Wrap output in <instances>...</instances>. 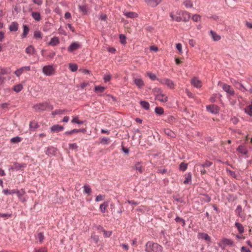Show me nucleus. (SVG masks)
Instances as JSON below:
<instances>
[{
  "instance_id": "obj_5",
  "label": "nucleus",
  "mask_w": 252,
  "mask_h": 252,
  "mask_svg": "<svg viewBox=\"0 0 252 252\" xmlns=\"http://www.w3.org/2000/svg\"><path fill=\"white\" fill-rule=\"evenodd\" d=\"M158 81L161 84H165L169 88L172 89L174 88V84L173 81L167 78H163V79H158Z\"/></svg>"
},
{
  "instance_id": "obj_29",
  "label": "nucleus",
  "mask_w": 252,
  "mask_h": 252,
  "mask_svg": "<svg viewBox=\"0 0 252 252\" xmlns=\"http://www.w3.org/2000/svg\"><path fill=\"white\" fill-rule=\"evenodd\" d=\"M30 129L31 131H34L39 127L38 124L34 121L31 122L29 125Z\"/></svg>"
},
{
  "instance_id": "obj_43",
  "label": "nucleus",
  "mask_w": 252,
  "mask_h": 252,
  "mask_svg": "<svg viewBox=\"0 0 252 252\" xmlns=\"http://www.w3.org/2000/svg\"><path fill=\"white\" fill-rule=\"evenodd\" d=\"M22 141V138H21L19 136H16L10 139V142L11 143H18L19 142H21Z\"/></svg>"
},
{
  "instance_id": "obj_8",
  "label": "nucleus",
  "mask_w": 252,
  "mask_h": 252,
  "mask_svg": "<svg viewBox=\"0 0 252 252\" xmlns=\"http://www.w3.org/2000/svg\"><path fill=\"white\" fill-rule=\"evenodd\" d=\"M164 118H163V120L168 123V124H170L171 125H173V124H174L175 123H176L177 122V118L173 116H172V115H165L164 116Z\"/></svg>"
},
{
  "instance_id": "obj_63",
  "label": "nucleus",
  "mask_w": 252,
  "mask_h": 252,
  "mask_svg": "<svg viewBox=\"0 0 252 252\" xmlns=\"http://www.w3.org/2000/svg\"><path fill=\"white\" fill-rule=\"evenodd\" d=\"M192 19L195 22L199 21L201 19V16L199 15L194 14L193 15Z\"/></svg>"
},
{
  "instance_id": "obj_28",
  "label": "nucleus",
  "mask_w": 252,
  "mask_h": 252,
  "mask_svg": "<svg viewBox=\"0 0 252 252\" xmlns=\"http://www.w3.org/2000/svg\"><path fill=\"white\" fill-rule=\"evenodd\" d=\"M192 174L190 172L185 175V180L184 181L185 184H190L191 181Z\"/></svg>"
},
{
  "instance_id": "obj_9",
  "label": "nucleus",
  "mask_w": 252,
  "mask_h": 252,
  "mask_svg": "<svg viewBox=\"0 0 252 252\" xmlns=\"http://www.w3.org/2000/svg\"><path fill=\"white\" fill-rule=\"evenodd\" d=\"M81 47V44L78 42H72L68 47L67 50L69 52H72L75 50L79 49Z\"/></svg>"
},
{
  "instance_id": "obj_36",
  "label": "nucleus",
  "mask_w": 252,
  "mask_h": 252,
  "mask_svg": "<svg viewBox=\"0 0 252 252\" xmlns=\"http://www.w3.org/2000/svg\"><path fill=\"white\" fill-rule=\"evenodd\" d=\"M222 97V95L219 93L215 94L213 95V96L210 98V100L211 102H216V99L219 98L220 99Z\"/></svg>"
},
{
  "instance_id": "obj_1",
  "label": "nucleus",
  "mask_w": 252,
  "mask_h": 252,
  "mask_svg": "<svg viewBox=\"0 0 252 252\" xmlns=\"http://www.w3.org/2000/svg\"><path fill=\"white\" fill-rule=\"evenodd\" d=\"M145 251L146 252H162L163 248L161 245L157 243L148 241L145 245Z\"/></svg>"
},
{
  "instance_id": "obj_46",
  "label": "nucleus",
  "mask_w": 252,
  "mask_h": 252,
  "mask_svg": "<svg viewBox=\"0 0 252 252\" xmlns=\"http://www.w3.org/2000/svg\"><path fill=\"white\" fill-rule=\"evenodd\" d=\"M175 220L176 222L181 223L182 226H184L186 224L185 220L183 218H180V217L177 216L175 218Z\"/></svg>"
},
{
  "instance_id": "obj_30",
  "label": "nucleus",
  "mask_w": 252,
  "mask_h": 252,
  "mask_svg": "<svg viewBox=\"0 0 252 252\" xmlns=\"http://www.w3.org/2000/svg\"><path fill=\"white\" fill-rule=\"evenodd\" d=\"M32 18L36 21H39L41 20L40 14L38 12H32Z\"/></svg>"
},
{
  "instance_id": "obj_24",
  "label": "nucleus",
  "mask_w": 252,
  "mask_h": 252,
  "mask_svg": "<svg viewBox=\"0 0 252 252\" xmlns=\"http://www.w3.org/2000/svg\"><path fill=\"white\" fill-rule=\"evenodd\" d=\"M237 151L244 155H246L248 153L247 148L244 146L243 145L239 146V147L237 149Z\"/></svg>"
},
{
  "instance_id": "obj_11",
  "label": "nucleus",
  "mask_w": 252,
  "mask_h": 252,
  "mask_svg": "<svg viewBox=\"0 0 252 252\" xmlns=\"http://www.w3.org/2000/svg\"><path fill=\"white\" fill-rule=\"evenodd\" d=\"M57 149L53 146H49L47 148L45 154L48 156L52 157L56 155Z\"/></svg>"
},
{
  "instance_id": "obj_52",
  "label": "nucleus",
  "mask_w": 252,
  "mask_h": 252,
  "mask_svg": "<svg viewBox=\"0 0 252 252\" xmlns=\"http://www.w3.org/2000/svg\"><path fill=\"white\" fill-rule=\"evenodd\" d=\"M66 111L65 109H59V110H56L54 112H52V114L53 115H62L64 113V112Z\"/></svg>"
},
{
  "instance_id": "obj_60",
  "label": "nucleus",
  "mask_w": 252,
  "mask_h": 252,
  "mask_svg": "<svg viewBox=\"0 0 252 252\" xmlns=\"http://www.w3.org/2000/svg\"><path fill=\"white\" fill-rule=\"evenodd\" d=\"M120 40L121 43L125 44L126 43V37L124 34L120 35Z\"/></svg>"
},
{
  "instance_id": "obj_2",
  "label": "nucleus",
  "mask_w": 252,
  "mask_h": 252,
  "mask_svg": "<svg viewBox=\"0 0 252 252\" xmlns=\"http://www.w3.org/2000/svg\"><path fill=\"white\" fill-rule=\"evenodd\" d=\"M33 108L37 112L44 111L47 110H52L54 107L49 102L45 101L42 103H37L33 106Z\"/></svg>"
},
{
  "instance_id": "obj_33",
  "label": "nucleus",
  "mask_w": 252,
  "mask_h": 252,
  "mask_svg": "<svg viewBox=\"0 0 252 252\" xmlns=\"http://www.w3.org/2000/svg\"><path fill=\"white\" fill-rule=\"evenodd\" d=\"M236 227H237L238 231L240 233H243L244 232V227L243 225L238 222H236L235 223Z\"/></svg>"
},
{
  "instance_id": "obj_4",
  "label": "nucleus",
  "mask_w": 252,
  "mask_h": 252,
  "mask_svg": "<svg viewBox=\"0 0 252 252\" xmlns=\"http://www.w3.org/2000/svg\"><path fill=\"white\" fill-rule=\"evenodd\" d=\"M222 88L226 93L227 97L234 95V91L231 86L226 84H223Z\"/></svg>"
},
{
  "instance_id": "obj_54",
  "label": "nucleus",
  "mask_w": 252,
  "mask_h": 252,
  "mask_svg": "<svg viewBox=\"0 0 252 252\" xmlns=\"http://www.w3.org/2000/svg\"><path fill=\"white\" fill-rule=\"evenodd\" d=\"M72 123L77 124L79 125H82L84 124V121H80L78 120V117H74L71 121Z\"/></svg>"
},
{
  "instance_id": "obj_10",
  "label": "nucleus",
  "mask_w": 252,
  "mask_h": 252,
  "mask_svg": "<svg viewBox=\"0 0 252 252\" xmlns=\"http://www.w3.org/2000/svg\"><path fill=\"white\" fill-rule=\"evenodd\" d=\"M31 67L30 66H26L22 67L18 69H17L15 72L14 74L17 76L19 77L24 71H30Z\"/></svg>"
},
{
  "instance_id": "obj_23",
  "label": "nucleus",
  "mask_w": 252,
  "mask_h": 252,
  "mask_svg": "<svg viewBox=\"0 0 252 252\" xmlns=\"http://www.w3.org/2000/svg\"><path fill=\"white\" fill-rule=\"evenodd\" d=\"M10 32H16L18 29V24L16 22H12L9 26Z\"/></svg>"
},
{
  "instance_id": "obj_16",
  "label": "nucleus",
  "mask_w": 252,
  "mask_h": 252,
  "mask_svg": "<svg viewBox=\"0 0 252 252\" xmlns=\"http://www.w3.org/2000/svg\"><path fill=\"white\" fill-rule=\"evenodd\" d=\"M198 238L199 239H201L205 240L207 242H211V238L206 233L201 232L199 233L198 234Z\"/></svg>"
},
{
  "instance_id": "obj_6",
  "label": "nucleus",
  "mask_w": 252,
  "mask_h": 252,
  "mask_svg": "<svg viewBox=\"0 0 252 252\" xmlns=\"http://www.w3.org/2000/svg\"><path fill=\"white\" fill-rule=\"evenodd\" d=\"M179 15L181 16V21L187 22L188 21L190 17V13L188 12L184 11H180L178 12Z\"/></svg>"
},
{
  "instance_id": "obj_49",
  "label": "nucleus",
  "mask_w": 252,
  "mask_h": 252,
  "mask_svg": "<svg viewBox=\"0 0 252 252\" xmlns=\"http://www.w3.org/2000/svg\"><path fill=\"white\" fill-rule=\"evenodd\" d=\"M105 90V87L100 86H97L94 87V91L95 92L103 93Z\"/></svg>"
},
{
  "instance_id": "obj_64",
  "label": "nucleus",
  "mask_w": 252,
  "mask_h": 252,
  "mask_svg": "<svg viewBox=\"0 0 252 252\" xmlns=\"http://www.w3.org/2000/svg\"><path fill=\"white\" fill-rule=\"evenodd\" d=\"M34 252H47V250L46 248L42 247L39 249H34Z\"/></svg>"
},
{
  "instance_id": "obj_37",
  "label": "nucleus",
  "mask_w": 252,
  "mask_h": 252,
  "mask_svg": "<svg viewBox=\"0 0 252 252\" xmlns=\"http://www.w3.org/2000/svg\"><path fill=\"white\" fill-rule=\"evenodd\" d=\"M164 96V95L163 94H158L157 95V97L159 101L163 102H165L167 101L168 98L167 96H165L164 98H163Z\"/></svg>"
},
{
  "instance_id": "obj_7",
  "label": "nucleus",
  "mask_w": 252,
  "mask_h": 252,
  "mask_svg": "<svg viewBox=\"0 0 252 252\" xmlns=\"http://www.w3.org/2000/svg\"><path fill=\"white\" fill-rule=\"evenodd\" d=\"M207 110L212 114H217L219 112V108L217 105H210L206 107Z\"/></svg>"
},
{
  "instance_id": "obj_48",
  "label": "nucleus",
  "mask_w": 252,
  "mask_h": 252,
  "mask_svg": "<svg viewBox=\"0 0 252 252\" xmlns=\"http://www.w3.org/2000/svg\"><path fill=\"white\" fill-rule=\"evenodd\" d=\"M69 68L71 71L75 72L77 70L78 66L75 63H70L69 64Z\"/></svg>"
},
{
  "instance_id": "obj_22",
  "label": "nucleus",
  "mask_w": 252,
  "mask_h": 252,
  "mask_svg": "<svg viewBox=\"0 0 252 252\" xmlns=\"http://www.w3.org/2000/svg\"><path fill=\"white\" fill-rule=\"evenodd\" d=\"M25 52L29 55H34L36 50L32 45H29L26 48Z\"/></svg>"
},
{
  "instance_id": "obj_56",
  "label": "nucleus",
  "mask_w": 252,
  "mask_h": 252,
  "mask_svg": "<svg viewBox=\"0 0 252 252\" xmlns=\"http://www.w3.org/2000/svg\"><path fill=\"white\" fill-rule=\"evenodd\" d=\"M148 76L153 81L155 80L156 79L158 80V78H157L156 75L150 72H147Z\"/></svg>"
},
{
  "instance_id": "obj_58",
  "label": "nucleus",
  "mask_w": 252,
  "mask_h": 252,
  "mask_svg": "<svg viewBox=\"0 0 252 252\" xmlns=\"http://www.w3.org/2000/svg\"><path fill=\"white\" fill-rule=\"evenodd\" d=\"M184 3L187 7L191 8L192 7V3L190 0H186Z\"/></svg>"
},
{
  "instance_id": "obj_14",
  "label": "nucleus",
  "mask_w": 252,
  "mask_h": 252,
  "mask_svg": "<svg viewBox=\"0 0 252 252\" xmlns=\"http://www.w3.org/2000/svg\"><path fill=\"white\" fill-rule=\"evenodd\" d=\"M64 129V127L62 126L59 125H55L50 127V130L52 132H59L63 131Z\"/></svg>"
},
{
  "instance_id": "obj_41",
  "label": "nucleus",
  "mask_w": 252,
  "mask_h": 252,
  "mask_svg": "<svg viewBox=\"0 0 252 252\" xmlns=\"http://www.w3.org/2000/svg\"><path fill=\"white\" fill-rule=\"evenodd\" d=\"M245 112L250 116H252V104L247 106L245 108Z\"/></svg>"
},
{
  "instance_id": "obj_50",
  "label": "nucleus",
  "mask_w": 252,
  "mask_h": 252,
  "mask_svg": "<svg viewBox=\"0 0 252 252\" xmlns=\"http://www.w3.org/2000/svg\"><path fill=\"white\" fill-rule=\"evenodd\" d=\"M188 167V163L182 162L179 165V169L181 171H185Z\"/></svg>"
},
{
  "instance_id": "obj_51",
  "label": "nucleus",
  "mask_w": 252,
  "mask_h": 252,
  "mask_svg": "<svg viewBox=\"0 0 252 252\" xmlns=\"http://www.w3.org/2000/svg\"><path fill=\"white\" fill-rule=\"evenodd\" d=\"M10 73V69L3 68L0 69V75H5Z\"/></svg>"
},
{
  "instance_id": "obj_18",
  "label": "nucleus",
  "mask_w": 252,
  "mask_h": 252,
  "mask_svg": "<svg viewBox=\"0 0 252 252\" xmlns=\"http://www.w3.org/2000/svg\"><path fill=\"white\" fill-rule=\"evenodd\" d=\"M202 196L199 197L200 201L203 203H208L211 200V198L207 194H202Z\"/></svg>"
},
{
  "instance_id": "obj_27",
  "label": "nucleus",
  "mask_w": 252,
  "mask_h": 252,
  "mask_svg": "<svg viewBox=\"0 0 252 252\" xmlns=\"http://www.w3.org/2000/svg\"><path fill=\"white\" fill-rule=\"evenodd\" d=\"M23 32L21 35L22 38H26L29 32L30 29L29 26L27 25H23Z\"/></svg>"
},
{
  "instance_id": "obj_3",
  "label": "nucleus",
  "mask_w": 252,
  "mask_h": 252,
  "mask_svg": "<svg viewBox=\"0 0 252 252\" xmlns=\"http://www.w3.org/2000/svg\"><path fill=\"white\" fill-rule=\"evenodd\" d=\"M42 72L46 76H50L55 74V68L53 65H47L43 67Z\"/></svg>"
},
{
  "instance_id": "obj_53",
  "label": "nucleus",
  "mask_w": 252,
  "mask_h": 252,
  "mask_svg": "<svg viewBox=\"0 0 252 252\" xmlns=\"http://www.w3.org/2000/svg\"><path fill=\"white\" fill-rule=\"evenodd\" d=\"M84 193L87 194H90L91 192V189L90 186L88 185H85L83 187Z\"/></svg>"
},
{
  "instance_id": "obj_38",
  "label": "nucleus",
  "mask_w": 252,
  "mask_h": 252,
  "mask_svg": "<svg viewBox=\"0 0 252 252\" xmlns=\"http://www.w3.org/2000/svg\"><path fill=\"white\" fill-rule=\"evenodd\" d=\"M33 37L36 39H41L42 38V33L40 31H36L34 32Z\"/></svg>"
},
{
  "instance_id": "obj_59",
  "label": "nucleus",
  "mask_w": 252,
  "mask_h": 252,
  "mask_svg": "<svg viewBox=\"0 0 252 252\" xmlns=\"http://www.w3.org/2000/svg\"><path fill=\"white\" fill-rule=\"evenodd\" d=\"M99 227L101 228L103 230V232L104 233V235L105 237H110L112 234V231H107L105 230H104L102 227L99 226Z\"/></svg>"
},
{
  "instance_id": "obj_25",
  "label": "nucleus",
  "mask_w": 252,
  "mask_h": 252,
  "mask_svg": "<svg viewBox=\"0 0 252 252\" xmlns=\"http://www.w3.org/2000/svg\"><path fill=\"white\" fill-rule=\"evenodd\" d=\"M124 14L127 17L130 18H134L138 17V14L134 12L126 11L124 12Z\"/></svg>"
},
{
  "instance_id": "obj_47",
  "label": "nucleus",
  "mask_w": 252,
  "mask_h": 252,
  "mask_svg": "<svg viewBox=\"0 0 252 252\" xmlns=\"http://www.w3.org/2000/svg\"><path fill=\"white\" fill-rule=\"evenodd\" d=\"M212 164L213 163L212 162L208 160H206L204 163L200 164L199 166L203 168H207L211 166Z\"/></svg>"
},
{
  "instance_id": "obj_32",
  "label": "nucleus",
  "mask_w": 252,
  "mask_h": 252,
  "mask_svg": "<svg viewBox=\"0 0 252 252\" xmlns=\"http://www.w3.org/2000/svg\"><path fill=\"white\" fill-rule=\"evenodd\" d=\"M226 172L232 177L236 179H238L239 177L238 173H236L235 172L231 171L229 169H226Z\"/></svg>"
},
{
  "instance_id": "obj_40",
  "label": "nucleus",
  "mask_w": 252,
  "mask_h": 252,
  "mask_svg": "<svg viewBox=\"0 0 252 252\" xmlns=\"http://www.w3.org/2000/svg\"><path fill=\"white\" fill-rule=\"evenodd\" d=\"M170 17L171 18L172 20H174L177 22H181V16L180 15L176 16V15H174L172 13H170Z\"/></svg>"
},
{
  "instance_id": "obj_31",
  "label": "nucleus",
  "mask_w": 252,
  "mask_h": 252,
  "mask_svg": "<svg viewBox=\"0 0 252 252\" xmlns=\"http://www.w3.org/2000/svg\"><path fill=\"white\" fill-rule=\"evenodd\" d=\"M140 104L141 107L146 110H148L150 109V104L148 102L144 100L140 101Z\"/></svg>"
},
{
  "instance_id": "obj_61",
  "label": "nucleus",
  "mask_w": 252,
  "mask_h": 252,
  "mask_svg": "<svg viewBox=\"0 0 252 252\" xmlns=\"http://www.w3.org/2000/svg\"><path fill=\"white\" fill-rule=\"evenodd\" d=\"M38 239L39 242L42 243L44 239V236L43 233L40 232L38 234Z\"/></svg>"
},
{
  "instance_id": "obj_55",
  "label": "nucleus",
  "mask_w": 252,
  "mask_h": 252,
  "mask_svg": "<svg viewBox=\"0 0 252 252\" xmlns=\"http://www.w3.org/2000/svg\"><path fill=\"white\" fill-rule=\"evenodd\" d=\"M242 211V208L241 205H239L237 206L236 209L235 210V212L238 214V216L239 217L242 218L241 212Z\"/></svg>"
},
{
  "instance_id": "obj_44",
  "label": "nucleus",
  "mask_w": 252,
  "mask_h": 252,
  "mask_svg": "<svg viewBox=\"0 0 252 252\" xmlns=\"http://www.w3.org/2000/svg\"><path fill=\"white\" fill-rule=\"evenodd\" d=\"M108 206L107 202H104L103 203L100 205V209L102 213H105L107 207Z\"/></svg>"
},
{
  "instance_id": "obj_13",
  "label": "nucleus",
  "mask_w": 252,
  "mask_h": 252,
  "mask_svg": "<svg viewBox=\"0 0 252 252\" xmlns=\"http://www.w3.org/2000/svg\"><path fill=\"white\" fill-rule=\"evenodd\" d=\"M27 167V164L25 163H19L18 162H14L13 165L11 168L12 170H19L21 168H25Z\"/></svg>"
},
{
  "instance_id": "obj_17",
  "label": "nucleus",
  "mask_w": 252,
  "mask_h": 252,
  "mask_svg": "<svg viewBox=\"0 0 252 252\" xmlns=\"http://www.w3.org/2000/svg\"><path fill=\"white\" fill-rule=\"evenodd\" d=\"M133 81L139 89H141L145 85L144 81L141 78H134Z\"/></svg>"
},
{
  "instance_id": "obj_15",
  "label": "nucleus",
  "mask_w": 252,
  "mask_h": 252,
  "mask_svg": "<svg viewBox=\"0 0 252 252\" xmlns=\"http://www.w3.org/2000/svg\"><path fill=\"white\" fill-rule=\"evenodd\" d=\"M192 85L197 88H199L202 86L201 82L195 77L192 78L190 82Z\"/></svg>"
},
{
  "instance_id": "obj_21",
  "label": "nucleus",
  "mask_w": 252,
  "mask_h": 252,
  "mask_svg": "<svg viewBox=\"0 0 252 252\" xmlns=\"http://www.w3.org/2000/svg\"><path fill=\"white\" fill-rule=\"evenodd\" d=\"M210 34L215 41H219L221 39L220 36L212 30L210 31Z\"/></svg>"
},
{
  "instance_id": "obj_45",
  "label": "nucleus",
  "mask_w": 252,
  "mask_h": 252,
  "mask_svg": "<svg viewBox=\"0 0 252 252\" xmlns=\"http://www.w3.org/2000/svg\"><path fill=\"white\" fill-rule=\"evenodd\" d=\"M2 193L6 195L12 194L16 193V189L9 190L8 189H4L2 190Z\"/></svg>"
},
{
  "instance_id": "obj_34",
  "label": "nucleus",
  "mask_w": 252,
  "mask_h": 252,
  "mask_svg": "<svg viewBox=\"0 0 252 252\" xmlns=\"http://www.w3.org/2000/svg\"><path fill=\"white\" fill-rule=\"evenodd\" d=\"M141 162H137L133 167V169L138 171L140 173L143 172Z\"/></svg>"
},
{
  "instance_id": "obj_20",
  "label": "nucleus",
  "mask_w": 252,
  "mask_h": 252,
  "mask_svg": "<svg viewBox=\"0 0 252 252\" xmlns=\"http://www.w3.org/2000/svg\"><path fill=\"white\" fill-rule=\"evenodd\" d=\"M146 1L148 5L154 7L160 2L161 0H147Z\"/></svg>"
},
{
  "instance_id": "obj_62",
  "label": "nucleus",
  "mask_w": 252,
  "mask_h": 252,
  "mask_svg": "<svg viewBox=\"0 0 252 252\" xmlns=\"http://www.w3.org/2000/svg\"><path fill=\"white\" fill-rule=\"evenodd\" d=\"M164 132L166 134H167L168 136H170L171 137L173 136V135H174L173 132L169 129H165L164 130Z\"/></svg>"
},
{
  "instance_id": "obj_26",
  "label": "nucleus",
  "mask_w": 252,
  "mask_h": 252,
  "mask_svg": "<svg viewBox=\"0 0 252 252\" xmlns=\"http://www.w3.org/2000/svg\"><path fill=\"white\" fill-rule=\"evenodd\" d=\"M222 244L224 247L226 246H233V241L231 239L224 238L221 241Z\"/></svg>"
},
{
  "instance_id": "obj_39",
  "label": "nucleus",
  "mask_w": 252,
  "mask_h": 252,
  "mask_svg": "<svg viewBox=\"0 0 252 252\" xmlns=\"http://www.w3.org/2000/svg\"><path fill=\"white\" fill-rule=\"evenodd\" d=\"M155 113L158 115H161L164 113V109L161 107H157L155 109Z\"/></svg>"
},
{
  "instance_id": "obj_19",
  "label": "nucleus",
  "mask_w": 252,
  "mask_h": 252,
  "mask_svg": "<svg viewBox=\"0 0 252 252\" xmlns=\"http://www.w3.org/2000/svg\"><path fill=\"white\" fill-rule=\"evenodd\" d=\"M60 43L59 38L57 36H54L51 38L50 41L48 43V45L52 46H55Z\"/></svg>"
},
{
  "instance_id": "obj_35",
  "label": "nucleus",
  "mask_w": 252,
  "mask_h": 252,
  "mask_svg": "<svg viewBox=\"0 0 252 252\" xmlns=\"http://www.w3.org/2000/svg\"><path fill=\"white\" fill-rule=\"evenodd\" d=\"M78 8L80 11H81L84 14H86L87 13L88 8V6L86 5H79L78 6Z\"/></svg>"
},
{
  "instance_id": "obj_42",
  "label": "nucleus",
  "mask_w": 252,
  "mask_h": 252,
  "mask_svg": "<svg viewBox=\"0 0 252 252\" xmlns=\"http://www.w3.org/2000/svg\"><path fill=\"white\" fill-rule=\"evenodd\" d=\"M23 85L21 84H19L17 85H15L13 87V90L16 93L20 92L23 89Z\"/></svg>"
},
{
  "instance_id": "obj_12",
  "label": "nucleus",
  "mask_w": 252,
  "mask_h": 252,
  "mask_svg": "<svg viewBox=\"0 0 252 252\" xmlns=\"http://www.w3.org/2000/svg\"><path fill=\"white\" fill-rule=\"evenodd\" d=\"M16 193L20 201L22 202L25 201V199L23 197V195L26 193L25 189H21L20 190L16 189Z\"/></svg>"
},
{
  "instance_id": "obj_57",
  "label": "nucleus",
  "mask_w": 252,
  "mask_h": 252,
  "mask_svg": "<svg viewBox=\"0 0 252 252\" xmlns=\"http://www.w3.org/2000/svg\"><path fill=\"white\" fill-rule=\"evenodd\" d=\"M91 239L93 240L95 244H97L99 241V237L98 235L92 234L91 235Z\"/></svg>"
}]
</instances>
